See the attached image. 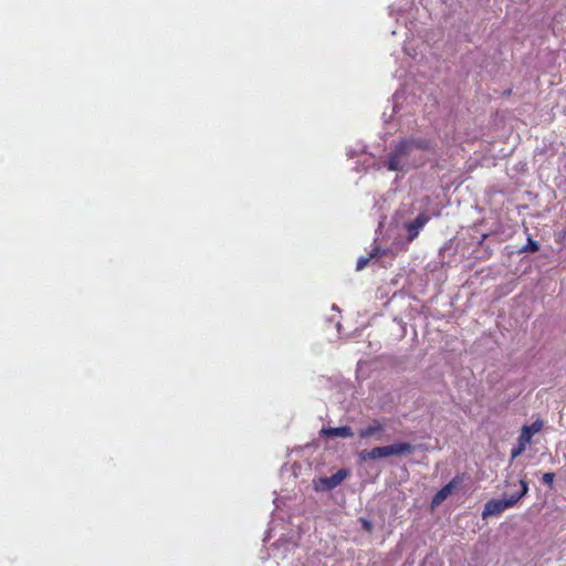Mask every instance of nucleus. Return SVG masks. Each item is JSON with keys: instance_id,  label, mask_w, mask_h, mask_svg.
Segmentation results:
<instances>
[{"instance_id": "nucleus-2", "label": "nucleus", "mask_w": 566, "mask_h": 566, "mask_svg": "<svg viewBox=\"0 0 566 566\" xmlns=\"http://www.w3.org/2000/svg\"><path fill=\"white\" fill-rule=\"evenodd\" d=\"M416 447L409 442H397L389 446L376 447L371 450H363L359 453L361 461L377 460L388 457L410 455L415 452Z\"/></svg>"}, {"instance_id": "nucleus-14", "label": "nucleus", "mask_w": 566, "mask_h": 566, "mask_svg": "<svg viewBox=\"0 0 566 566\" xmlns=\"http://www.w3.org/2000/svg\"><path fill=\"white\" fill-rule=\"evenodd\" d=\"M380 255H381V252H380L379 247H375V248L373 249V251L370 252V255H369V256H370L371 259H375V258H378V256H380Z\"/></svg>"}, {"instance_id": "nucleus-16", "label": "nucleus", "mask_w": 566, "mask_h": 566, "mask_svg": "<svg viewBox=\"0 0 566 566\" xmlns=\"http://www.w3.org/2000/svg\"><path fill=\"white\" fill-rule=\"evenodd\" d=\"M563 237L564 238L566 237V229L563 231Z\"/></svg>"}, {"instance_id": "nucleus-6", "label": "nucleus", "mask_w": 566, "mask_h": 566, "mask_svg": "<svg viewBox=\"0 0 566 566\" xmlns=\"http://www.w3.org/2000/svg\"><path fill=\"white\" fill-rule=\"evenodd\" d=\"M460 478H453L449 483L442 486L432 497L431 505L432 507L439 506L459 485Z\"/></svg>"}, {"instance_id": "nucleus-5", "label": "nucleus", "mask_w": 566, "mask_h": 566, "mask_svg": "<svg viewBox=\"0 0 566 566\" xmlns=\"http://www.w3.org/2000/svg\"><path fill=\"white\" fill-rule=\"evenodd\" d=\"M429 214L421 212L413 221L405 224L408 232V242H412L419 235L420 230L429 222Z\"/></svg>"}, {"instance_id": "nucleus-13", "label": "nucleus", "mask_w": 566, "mask_h": 566, "mask_svg": "<svg viewBox=\"0 0 566 566\" xmlns=\"http://www.w3.org/2000/svg\"><path fill=\"white\" fill-rule=\"evenodd\" d=\"M370 259H371L370 256H368V258H366V256L359 258L358 261H357V264H356V270L360 271V270L365 269L368 265Z\"/></svg>"}, {"instance_id": "nucleus-3", "label": "nucleus", "mask_w": 566, "mask_h": 566, "mask_svg": "<svg viewBox=\"0 0 566 566\" xmlns=\"http://www.w3.org/2000/svg\"><path fill=\"white\" fill-rule=\"evenodd\" d=\"M542 428L543 422L541 420H536L530 426L522 427L521 433L517 439V443L511 450L512 460L516 459L517 457L525 452L527 444L531 443L532 437L539 432Z\"/></svg>"}, {"instance_id": "nucleus-15", "label": "nucleus", "mask_w": 566, "mask_h": 566, "mask_svg": "<svg viewBox=\"0 0 566 566\" xmlns=\"http://www.w3.org/2000/svg\"><path fill=\"white\" fill-rule=\"evenodd\" d=\"M363 524H364L365 530H367V531H370V530H371V523H370V522H368V521H363Z\"/></svg>"}, {"instance_id": "nucleus-9", "label": "nucleus", "mask_w": 566, "mask_h": 566, "mask_svg": "<svg viewBox=\"0 0 566 566\" xmlns=\"http://www.w3.org/2000/svg\"><path fill=\"white\" fill-rule=\"evenodd\" d=\"M384 430L385 426L379 420H374L370 424L360 429L358 431V436L360 439H367L382 432Z\"/></svg>"}, {"instance_id": "nucleus-1", "label": "nucleus", "mask_w": 566, "mask_h": 566, "mask_svg": "<svg viewBox=\"0 0 566 566\" xmlns=\"http://www.w3.org/2000/svg\"><path fill=\"white\" fill-rule=\"evenodd\" d=\"M521 491L512 494L509 499H492L488 501L482 511V518L486 520L492 516L501 515L505 510L513 507L528 492V483L526 479L520 480Z\"/></svg>"}, {"instance_id": "nucleus-4", "label": "nucleus", "mask_w": 566, "mask_h": 566, "mask_svg": "<svg viewBox=\"0 0 566 566\" xmlns=\"http://www.w3.org/2000/svg\"><path fill=\"white\" fill-rule=\"evenodd\" d=\"M413 149L410 146L408 139L400 140L395 149L389 154L387 160V168L390 171H399L402 169L401 159L408 157Z\"/></svg>"}, {"instance_id": "nucleus-7", "label": "nucleus", "mask_w": 566, "mask_h": 566, "mask_svg": "<svg viewBox=\"0 0 566 566\" xmlns=\"http://www.w3.org/2000/svg\"><path fill=\"white\" fill-rule=\"evenodd\" d=\"M348 475V471L345 469L338 470L329 478H323L319 480L321 488L323 490H333L339 485Z\"/></svg>"}, {"instance_id": "nucleus-12", "label": "nucleus", "mask_w": 566, "mask_h": 566, "mask_svg": "<svg viewBox=\"0 0 566 566\" xmlns=\"http://www.w3.org/2000/svg\"><path fill=\"white\" fill-rule=\"evenodd\" d=\"M554 479H555V474L553 472L544 473L542 476L543 483L548 485L549 488L553 486Z\"/></svg>"}, {"instance_id": "nucleus-8", "label": "nucleus", "mask_w": 566, "mask_h": 566, "mask_svg": "<svg viewBox=\"0 0 566 566\" xmlns=\"http://www.w3.org/2000/svg\"><path fill=\"white\" fill-rule=\"evenodd\" d=\"M319 434L326 438H352L354 431L349 426H342L337 428H322Z\"/></svg>"}, {"instance_id": "nucleus-10", "label": "nucleus", "mask_w": 566, "mask_h": 566, "mask_svg": "<svg viewBox=\"0 0 566 566\" xmlns=\"http://www.w3.org/2000/svg\"><path fill=\"white\" fill-rule=\"evenodd\" d=\"M407 139L412 149L430 150L432 148V142L428 138L410 137Z\"/></svg>"}, {"instance_id": "nucleus-11", "label": "nucleus", "mask_w": 566, "mask_h": 566, "mask_svg": "<svg viewBox=\"0 0 566 566\" xmlns=\"http://www.w3.org/2000/svg\"><path fill=\"white\" fill-rule=\"evenodd\" d=\"M539 250L537 241L533 240L531 235L527 237V243L520 249V253H534Z\"/></svg>"}]
</instances>
